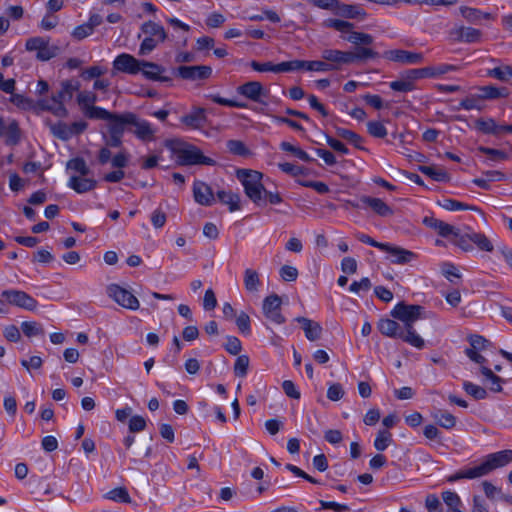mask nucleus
<instances>
[{"label": "nucleus", "instance_id": "52", "mask_svg": "<svg viewBox=\"0 0 512 512\" xmlns=\"http://www.w3.org/2000/svg\"><path fill=\"white\" fill-rule=\"evenodd\" d=\"M96 100L97 97L92 92H81L77 97L78 104L80 105L83 113L87 111L88 108L93 107Z\"/></svg>", "mask_w": 512, "mask_h": 512}, {"label": "nucleus", "instance_id": "29", "mask_svg": "<svg viewBox=\"0 0 512 512\" xmlns=\"http://www.w3.org/2000/svg\"><path fill=\"white\" fill-rule=\"evenodd\" d=\"M480 372L484 376V382L488 386V388L492 392H501L502 391V383L504 380L496 375L490 368L487 366L480 367Z\"/></svg>", "mask_w": 512, "mask_h": 512}, {"label": "nucleus", "instance_id": "38", "mask_svg": "<svg viewBox=\"0 0 512 512\" xmlns=\"http://www.w3.org/2000/svg\"><path fill=\"white\" fill-rule=\"evenodd\" d=\"M66 169L79 173L78 176H88L90 174V169L86 161L81 157H75L70 159L66 163Z\"/></svg>", "mask_w": 512, "mask_h": 512}, {"label": "nucleus", "instance_id": "3", "mask_svg": "<svg viewBox=\"0 0 512 512\" xmlns=\"http://www.w3.org/2000/svg\"><path fill=\"white\" fill-rule=\"evenodd\" d=\"M262 177V173L255 170L240 169L237 171V178L242 182L245 194L258 205L263 200V192L265 191L261 183Z\"/></svg>", "mask_w": 512, "mask_h": 512}, {"label": "nucleus", "instance_id": "26", "mask_svg": "<svg viewBox=\"0 0 512 512\" xmlns=\"http://www.w3.org/2000/svg\"><path fill=\"white\" fill-rule=\"evenodd\" d=\"M206 120L205 109L203 108H194L191 113L181 117V122L193 129L203 127Z\"/></svg>", "mask_w": 512, "mask_h": 512}, {"label": "nucleus", "instance_id": "6", "mask_svg": "<svg viewBox=\"0 0 512 512\" xmlns=\"http://www.w3.org/2000/svg\"><path fill=\"white\" fill-rule=\"evenodd\" d=\"M107 295L126 309L137 310L140 306L138 299L118 284H110L107 287Z\"/></svg>", "mask_w": 512, "mask_h": 512}, {"label": "nucleus", "instance_id": "17", "mask_svg": "<svg viewBox=\"0 0 512 512\" xmlns=\"http://www.w3.org/2000/svg\"><path fill=\"white\" fill-rule=\"evenodd\" d=\"M377 328L384 336L390 338H400L405 341L406 332L403 327H401V325L395 320L388 318L381 319L378 322Z\"/></svg>", "mask_w": 512, "mask_h": 512}, {"label": "nucleus", "instance_id": "43", "mask_svg": "<svg viewBox=\"0 0 512 512\" xmlns=\"http://www.w3.org/2000/svg\"><path fill=\"white\" fill-rule=\"evenodd\" d=\"M487 76L500 81H508L510 78H512V67L510 65H502L493 69H489L487 71Z\"/></svg>", "mask_w": 512, "mask_h": 512}, {"label": "nucleus", "instance_id": "7", "mask_svg": "<svg viewBox=\"0 0 512 512\" xmlns=\"http://www.w3.org/2000/svg\"><path fill=\"white\" fill-rule=\"evenodd\" d=\"M382 56L389 61L402 65H417L424 61V55L422 53L403 49L387 50Z\"/></svg>", "mask_w": 512, "mask_h": 512}, {"label": "nucleus", "instance_id": "62", "mask_svg": "<svg viewBox=\"0 0 512 512\" xmlns=\"http://www.w3.org/2000/svg\"><path fill=\"white\" fill-rule=\"evenodd\" d=\"M236 325L240 332L244 334H250V317L245 312H240L236 318Z\"/></svg>", "mask_w": 512, "mask_h": 512}, {"label": "nucleus", "instance_id": "15", "mask_svg": "<svg viewBox=\"0 0 512 512\" xmlns=\"http://www.w3.org/2000/svg\"><path fill=\"white\" fill-rule=\"evenodd\" d=\"M512 461V450H503L487 455L484 465L488 474L496 468L503 467Z\"/></svg>", "mask_w": 512, "mask_h": 512}, {"label": "nucleus", "instance_id": "30", "mask_svg": "<svg viewBox=\"0 0 512 512\" xmlns=\"http://www.w3.org/2000/svg\"><path fill=\"white\" fill-rule=\"evenodd\" d=\"M141 30L148 37L156 38L160 42H164L167 38V33L163 26L153 21L144 22L141 26Z\"/></svg>", "mask_w": 512, "mask_h": 512}, {"label": "nucleus", "instance_id": "56", "mask_svg": "<svg viewBox=\"0 0 512 512\" xmlns=\"http://www.w3.org/2000/svg\"><path fill=\"white\" fill-rule=\"evenodd\" d=\"M227 148L230 153L238 156H247L250 153L245 144L240 140H228Z\"/></svg>", "mask_w": 512, "mask_h": 512}, {"label": "nucleus", "instance_id": "1", "mask_svg": "<svg viewBox=\"0 0 512 512\" xmlns=\"http://www.w3.org/2000/svg\"><path fill=\"white\" fill-rule=\"evenodd\" d=\"M424 307L414 304L398 303L391 311V316L403 323L405 342L411 346L422 349L425 345L423 338L414 329V323L423 318Z\"/></svg>", "mask_w": 512, "mask_h": 512}, {"label": "nucleus", "instance_id": "46", "mask_svg": "<svg viewBox=\"0 0 512 512\" xmlns=\"http://www.w3.org/2000/svg\"><path fill=\"white\" fill-rule=\"evenodd\" d=\"M392 434L388 430H379L374 441V447L378 451H384L392 443Z\"/></svg>", "mask_w": 512, "mask_h": 512}, {"label": "nucleus", "instance_id": "54", "mask_svg": "<svg viewBox=\"0 0 512 512\" xmlns=\"http://www.w3.org/2000/svg\"><path fill=\"white\" fill-rule=\"evenodd\" d=\"M249 357L247 355H240L234 364V373L238 377H245L249 367Z\"/></svg>", "mask_w": 512, "mask_h": 512}, {"label": "nucleus", "instance_id": "59", "mask_svg": "<svg viewBox=\"0 0 512 512\" xmlns=\"http://www.w3.org/2000/svg\"><path fill=\"white\" fill-rule=\"evenodd\" d=\"M463 476L466 479H475L482 476H485L488 474L487 469L484 465V462H482L480 465L468 468L466 470H462Z\"/></svg>", "mask_w": 512, "mask_h": 512}, {"label": "nucleus", "instance_id": "27", "mask_svg": "<svg viewBox=\"0 0 512 512\" xmlns=\"http://www.w3.org/2000/svg\"><path fill=\"white\" fill-rule=\"evenodd\" d=\"M135 127L134 134L143 141H150L154 138V129L151 124L146 120H140L134 114V121L130 123Z\"/></svg>", "mask_w": 512, "mask_h": 512}, {"label": "nucleus", "instance_id": "40", "mask_svg": "<svg viewBox=\"0 0 512 512\" xmlns=\"http://www.w3.org/2000/svg\"><path fill=\"white\" fill-rule=\"evenodd\" d=\"M419 171L435 181L447 182L450 179L449 174L443 169H436L433 166H420Z\"/></svg>", "mask_w": 512, "mask_h": 512}, {"label": "nucleus", "instance_id": "58", "mask_svg": "<svg viewBox=\"0 0 512 512\" xmlns=\"http://www.w3.org/2000/svg\"><path fill=\"white\" fill-rule=\"evenodd\" d=\"M478 151L486 154L491 161H502L507 159V154L502 150L480 146L478 147Z\"/></svg>", "mask_w": 512, "mask_h": 512}, {"label": "nucleus", "instance_id": "44", "mask_svg": "<svg viewBox=\"0 0 512 512\" xmlns=\"http://www.w3.org/2000/svg\"><path fill=\"white\" fill-rule=\"evenodd\" d=\"M438 204L445 210L448 211H457V210H478L475 206H469L463 202L454 200V199H443L439 201Z\"/></svg>", "mask_w": 512, "mask_h": 512}, {"label": "nucleus", "instance_id": "34", "mask_svg": "<svg viewBox=\"0 0 512 512\" xmlns=\"http://www.w3.org/2000/svg\"><path fill=\"white\" fill-rule=\"evenodd\" d=\"M47 125L49 126L51 133L58 139L66 141L73 136L69 125L64 122L52 123L47 121Z\"/></svg>", "mask_w": 512, "mask_h": 512}, {"label": "nucleus", "instance_id": "61", "mask_svg": "<svg viewBox=\"0 0 512 512\" xmlns=\"http://www.w3.org/2000/svg\"><path fill=\"white\" fill-rule=\"evenodd\" d=\"M158 43H161L160 41H158V39L156 38H153V37H145L140 45V48H139V55L141 56H145V55H148L151 51H153Z\"/></svg>", "mask_w": 512, "mask_h": 512}, {"label": "nucleus", "instance_id": "19", "mask_svg": "<svg viewBox=\"0 0 512 512\" xmlns=\"http://www.w3.org/2000/svg\"><path fill=\"white\" fill-rule=\"evenodd\" d=\"M383 251L389 254L391 262L395 264H407L416 257L412 251L388 243H386V248Z\"/></svg>", "mask_w": 512, "mask_h": 512}, {"label": "nucleus", "instance_id": "28", "mask_svg": "<svg viewBox=\"0 0 512 512\" xmlns=\"http://www.w3.org/2000/svg\"><path fill=\"white\" fill-rule=\"evenodd\" d=\"M433 420L442 428L450 430L456 426V417L443 409H435L431 414Z\"/></svg>", "mask_w": 512, "mask_h": 512}, {"label": "nucleus", "instance_id": "48", "mask_svg": "<svg viewBox=\"0 0 512 512\" xmlns=\"http://www.w3.org/2000/svg\"><path fill=\"white\" fill-rule=\"evenodd\" d=\"M106 498L120 503L131 502V498L125 487H117L112 489L106 494Z\"/></svg>", "mask_w": 512, "mask_h": 512}, {"label": "nucleus", "instance_id": "10", "mask_svg": "<svg viewBox=\"0 0 512 512\" xmlns=\"http://www.w3.org/2000/svg\"><path fill=\"white\" fill-rule=\"evenodd\" d=\"M176 73L184 80H205L212 75V68L207 65L179 66Z\"/></svg>", "mask_w": 512, "mask_h": 512}, {"label": "nucleus", "instance_id": "53", "mask_svg": "<svg viewBox=\"0 0 512 512\" xmlns=\"http://www.w3.org/2000/svg\"><path fill=\"white\" fill-rule=\"evenodd\" d=\"M85 116L90 119H99V120H109L112 118L111 112L105 110L104 108L93 106L88 108L87 111L84 112Z\"/></svg>", "mask_w": 512, "mask_h": 512}, {"label": "nucleus", "instance_id": "32", "mask_svg": "<svg viewBox=\"0 0 512 512\" xmlns=\"http://www.w3.org/2000/svg\"><path fill=\"white\" fill-rule=\"evenodd\" d=\"M244 287L250 293H256L259 290L261 284L259 273L251 268H247L244 271Z\"/></svg>", "mask_w": 512, "mask_h": 512}, {"label": "nucleus", "instance_id": "45", "mask_svg": "<svg viewBox=\"0 0 512 512\" xmlns=\"http://www.w3.org/2000/svg\"><path fill=\"white\" fill-rule=\"evenodd\" d=\"M459 10L462 17L465 18L469 23L478 24L482 19V11L477 8L461 6Z\"/></svg>", "mask_w": 512, "mask_h": 512}, {"label": "nucleus", "instance_id": "63", "mask_svg": "<svg viewBox=\"0 0 512 512\" xmlns=\"http://www.w3.org/2000/svg\"><path fill=\"white\" fill-rule=\"evenodd\" d=\"M279 274L284 281L293 282L298 277V270L293 266L284 265L280 268Z\"/></svg>", "mask_w": 512, "mask_h": 512}, {"label": "nucleus", "instance_id": "2", "mask_svg": "<svg viewBox=\"0 0 512 512\" xmlns=\"http://www.w3.org/2000/svg\"><path fill=\"white\" fill-rule=\"evenodd\" d=\"M76 90H78V86L76 84L72 81H64L61 83V89L57 93H54L51 99L40 100L39 106L43 110L52 112L59 118H64L68 115V111L63 103L70 101Z\"/></svg>", "mask_w": 512, "mask_h": 512}, {"label": "nucleus", "instance_id": "8", "mask_svg": "<svg viewBox=\"0 0 512 512\" xmlns=\"http://www.w3.org/2000/svg\"><path fill=\"white\" fill-rule=\"evenodd\" d=\"M178 157L183 165H214L216 163L212 158L204 156L201 150L195 146L179 150Z\"/></svg>", "mask_w": 512, "mask_h": 512}, {"label": "nucleus", "instance_id": "39", "mask_svg": "<svg viewBox=\"0 0 512 512\" xmlns=\"http://www.w3.org/2000/svg\"><path fill=\"white\" fill-rule=\"evenodd\" d=\"M432 72L428 67L410 69L402 73L403 77L408 80L411 84H414L415 81L422 78H431Z\"/></svg>", "mask_w": 512, "mask_h": 512}, {"label": "nucleus", "instance_id": "50", "mask_svg": "<svg viewBox=\"0 0 512 512\" xmlns=\"http://www.w3.org/2000/svg\"><path fill=\"white\" fill-rule=\"evenodd\" d=\"M280 148L283 151L290 152V153L294 154L297 158L301 159L302 161L311 162L314 160L304 150L292 145L289 142H282L280 144Z\"/></svg>", "mask_w": 512, "mask_h": 512}, {"label": "nucleus", "instance_id": "11", "mask_svg": "<svg viewBox=\"0 0 512 512\" xmlns=\"http://www.w3.org/2000/svg\"><path fill=\"white\" fill-rule=\"evenodd\" d=\"M141 64L142 60H138L130 54L122 53L114 59L113 69L115 71L134 75L140 72Z\"/></svg>", "mask_w": 512, "mask_h": 512}, {"label": "nucleus", "instance_id": "25", "mask_svg": "<svg viewBox=\"0 0 512 512\" xmlns=\"http://www.w3.org/2000/svg\"><path fill=\"white\" fill-rule=\"evenodd\" d=\"M335 13L341 17L349 19H364L366 17V12L361 8V6L355 4H344L339 0Z\"/></svg>", "mask_w": 512, "mask_h": 512}, {"label": "nucleus", "instance_id": "9", "mask_svg": "<svg viewBox=\"0 0 512 512\" xmlns=\"http://www.w3.org/2000/svg\"><path fill=\"white\" fill-rule=\"evenodd\" d=\"M263 313L266 318L277 324H283L285 317L281 313V298L277 294L267 296L263 300Z\"/></svg>", "mask_w": 512, "mask_h": 512}, {"label": "nucleus", "instance_id": "31", "mask_svg": "<svg viewBox=\"0 0 512 512\" xmlns=\"http://www.w3.org/2000/svg\"><path fill=\"white\" fill-rule=\"evenodd\" d=\"M468 237L471 239V242L476 245V247L481 251L492 252L494 246L492 242L480 232H475L471 228H467Z\"/></svg>", "mask_w": 512, "mask_h": 512}, {"label": "nucleus", "instance_id": "60", "mask_svg": "<svg viewBox=\"0 0 512 512\" xmlns=\"http://www.w3.org/2000/svg\"><path fill=\"white\" fill-rule=\"evenodd\" d=\"M482 32L479 29L473 27H465L464 26V43H478L481 41Z\"/></svg>", "mask_w": 512, "mask_h": 512}, {"label": "nucleus", "instance_id": "5", "mask_svg": "<svg viewBox=\"0 0 512 512\" xmlns=\"http://www.w3.org/2000/svg\"><path fill=\"white\" fill-rule=\"evenodd\" d=\"M1 297L4 298L8 304L33 311L37 307V301L25 291L8 289L1 292Z\"/></svg>", "mask_w": 512, "mask_h": 512}, {"label": "nucleus", "instance_id": "4", "mask_svg": "<svg viewBox=\"0 0 512 512\" xmlns=\"http://www.w3.org/2000/svg\"><path fill=\"white\" fill-rule=\"evenodd\" d=\"M25 48L27 51H36V58L40 61H48L60 53V48L49 44V38L31 37L27 39Z\"/></svg>", "mask_w": 512, "mask_h": 512}, {"label": "nucleus", "instance_id": "33", "mask_svg": "<svg viewBox=\"0 0 512 512\" xmlns=\"http://www.w3.org/2000/svg\"><path fill=\"white\" fill-rule=\"evenodd\" d=\"M217 197L220 202L229 206V210L231 212L240 209V197L238 194L231 191L221 190L217 192Z\"/></svg>", "mask_w": 512, "mask_h": 512}, {"label": "nucleus", "instance_id": "18", "mask_svg": "<svg viewBox=\"0 0 512 512\" xmlns=\"http://www.w3.org/2000/svg\"><path fill=\"white\" fill-rule=\"evenodd\" d=\"M360 202L381 217H389L394 213L393 209L380 198L363 195L360 197Z\"/></svg>", "mask_w": 512, "mask_h": 512}, {"label": "nucleus", "instance_id": "21", "mask_svg": "<svg viewBox=\"0 0 512 512\" xmlns=\"http://www.w3.org/2000/svg\"><path fill=\"white\" fill-rule=\"evenodd\" d=\"M194 199L203 206H210L214 202V195L209 185L202 181H195L193 185Z\"/></svg>", "mask_w": 512, "mask_h": 512}, {"label": "nucleus", "instance_id": "41", "mask_svg": "<svg viewBox=\"0 0 512 512\" xmlns=\"http://www.w3.org/2000/svg\"><path fill=\"white\" fill-rule=\"evenodd\" d=\"M350 55L352 56V63L355 61L374 59L379 56L376 51L368 46L356 47L354 52L350 51Z\"/></svg>", "mask_w": 512, "mask_h": 512}, {"label": "nucleus", "instance_id": "13", "mask_svg": "<svg viewBox=\"0 0 512 512\" xmlns=\"http://www.w3.org/2000/svg\"><path fill=\"white\" fill-rule=\"evenodd\" d=\"M237 92L247 99L257 103H261V98L266 95L263 85L258 81H248L243 85L238 86Z\"/></svg>", "mask_w": 512, "mask_h": 512}, {"label": "nucleus", "instance_id": "42", "mask_svg": "<svg viewBox=\"0 0 512 512\" xmlns=\"http://www.w3.org/2000/svg\"><path fill=\"white\" fill-rule=\"evenodd\" d=\"M324 26L333 28L342 33H346L347 35H349L350 32H353L354 28L353 23L340 19H327L324 21Z\"/></svg>", "mask_w": 512, "mask_h": 512}, {"label": "nucleus", "instance_id": "20", "mask_svg": "<svg viewBox=\"0 0 512 512\" xmlns=\"http://www.w3.org/2000/svg\"><path fill=\"white\" fill-rule=\"evenodd\" d=\"M67 186L78 194H83L92 191L97 186V181L87 176L71 175Z\"/></svg>", "mask_w": 512, "mask_h": 512}, {"label": "nucleus", "instance_id": "23", "mask_svg": "<svg viewBox=\"0 0 512 512\" xmlns=\"http://www.w3.org/2000/svg\"><path fill=\"white\" fill-rule=\"evenodd\" d=\"M295 320L301 324L305 336L309 341H317L321 338L323 329L318 322L306 317H297Z\"/></svg>", "mask_w": 512, "mask_h": 512}, {"label": "nucleus", "instance_id": "16", "mask_svg": "<svg viewBox=\"0 0 512 512\" xmlns=\"http://www.w3.org/2000/svg\"><path fill=\"white\" fill-rule=\"evenodd\" d=\"M108 130L109 134L120 135L123 136L125 126L130 125L131 122L134 121V113L126 112L123 114H112V118H110Z\"/></svg>", "mask_w": 512, "mask_h": 512}, {"label": "nucleus", "instance_id": "49", "mask_svg": "<svg viewBox=\"0 0 512 512\" xmlns=\"http://www.w3.org/2000/svg\"><path fill=\"white\" fill-rule=\"evenodd\" d=\"M336 134L339 137L352 143L356 148H361L360 144L363 142V138L357 133L345 128L338 127L336 129Z\"/></svg>", "mask_w": 512, "mask_h": 512}, {"label": "nucleus", "instance_id": "12", "mask_svg": "<svg viewBox=\"0 0 512 512\" xmlns=\"http://www.w3.org/2000/svg\"><path fill=\"white\" fill-rule=\"evenodd\" d=\"M321 57L326 60L330 67H332V71L339 70L342 65H349L352 63L350 51L325 49L322 51Z\"/></svg>", "mask_w": 512, "mask_h": 512}, {"label": "nucleus", "instance_id": "35", "mask_svg": "<svg viewBox=\"0 0 512 512\" xmlns=\"http://www.w3.org/2000/svg\"><path fill=\"white\" fill-rule=\"evenodd\" d=\"M343 38L356 47L369 46L374 42L372 35L356 31L350 32L349 35Z\"/></svg>", "mask_w": 512, "mask_h": 512}, {"label": "nucleus", "instance_id": "57", "mask_svg": "<svg viewBox=\"0 0 512 512\" xmlns=\"http://www.w3.org/2000/svg\"><path fill=\"white\" fill-rule=\"evenodd\" d=\"M389 86L392 90L398 92H410L415 89V84H411L403 75L398 80L390 82Z\"/></svg>", "mask_w": 512, "mask_h": 512}, {"label": "nucleus", "instance_id": "24", "mask_svg": "<svg viewBox=\"0 0 512 512\" xmlns=\"http://www.w3.org/2000/svg\"><path fill=\"white\" fill-rule=\"evenodd\" d=\"M422 222L426 227L437 231V233L444 238H449L451 233H455V227L453 225L432 216L424 217Z\"/></svg>", "mask_w": 512, "mask_h": 512}, {"label": "nucleus", "instance_id": "64", "mask_svg": "<svg viewBox=\"0 0 512 512\" xmlns=\"http://www.w3.org/2000/svg\"><path fill=\"white\" fill-rule=\"evenodd\" d=\"M93 33V30L87 23L79 25L75 27L71 33L72 37L78 41L83 40L84 38L90 36Z\"/></svg>", "mask_w": 512, "mask_h": 512}, {"label": "nucleus", "instance_id": "47", "mask_svg": "<svg viewBox=\"0 0 512 512\" xmlns=\"http://www.w3.org/2000/svg\"><path fill=\"white\" fill-rule=\"evenodd\" d=\"M463 389L467 394H469L476 400H482L487 397V392L485 388L478 386L472 382L464 381Z\"/></svg>", "mask_w": 512, "mask_h": 512}, {"label": "nucleus", "instance_id": "36", "mask_svg": "<svg viewBox=\"0 0 512 512\" xmlns=\"http://www.w3.org/2000/svg\"><path fill=\"white\" fill-rule=\"evenodd\" d=\"M453 236L452 243L458 246L465 252L473 250L471 239L468 237V230L465 233H461L458 228L455 227V233H451Z\"/></svg>", "mask_w": 512, "mask_h": 512}, {"label": "nucleus", "instance_id": "55", "mask_svg": "<svg viewBox=\"0 0 512 512\" xmlns=\"http://www.w3.org/2000/svg\"><path fill=\"white\" fill-rule=\"evenodd\" d=\"M367 131L375 138H384L387 135V129L378 121H369L367 123Z\"/></svg>", "mask_w": 512, "mask_h": 512}, {"label": "nucleus", "instance_id": "37", "mask_svg": "<svg viewBox=\"0 0 512 512\" xmlns=\"http://www.w3.org/2000/svg\"><path fill=\"white\" fill-rule=\"evenodd\" d=\"M475 127L484 134L499 135V125L492 118L476 120Z\"/></svg>", "mask_w": 512, "mask_h": 512}, {"label": "nucleus", "instance_id": "51", "mask_svg": "<svg viewBox=\"0 0 512 512\" xmlns=\"http://www.w3.org/2000/svg\"><path fill=\"white\" fill-rule=\"evenodd\" d=\"M21 329L27 337L44 335V329L37 322L25 321L21 324Z\"/></svg>", "mask_w": 512, "mask_h": 512}, {"label": "nucleus", "instance_id": "14", "mask_svg": "<svg viewBox=\"0 0 512 512\" xmlns=\"http://www.w3.org/2000/svg\"><path fill=\"white\" fill-rule=\"evenodd\" d=\"M140 71L146 79L152 81L170 82L172 80L171 77L163 75L166 69L154 62L142 60Z\"/></svg>", "mask_w": 512, "mask_h": 512}, {"label": "nucleus", "instance_id": "22", "mask_svg": "<svg viewBox=\"0 0 512 512\" xmlns=\"http://www.w3.org/2000/svg\"><path fill=\"white\" fill-rule=\"evenodd\" d=\"M5 136V142L8 145H16L20 141V129L18 123L13 120L6 124L2 117H0V137Z\"/></svg>", "mask_w": 512, "mask_h": 512}]
</instances>
